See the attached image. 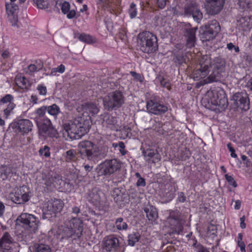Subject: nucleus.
<instances>
[{"label": "nucleus", "mask_w": 252, "mask_h": 252, "mask_svg": "<svg viewBox=\"0 0 252 252\" xmlns=\"http://www.w3.org/2000/svg\"><path fill=\"white\" fill-rule=\"evenodd\" d=\"M147 218L151 222L155 221L158 218V213L156 208L152 206H149L144 209Z\"/></svg>", "instance_id": "obj_27"}, {"label": "nucleus", "mask_w": 252, "mask_h": 252, "mask_svg": "<svg viewBox=\"0 0 252 252\" xmlns=\"http://www.w3.org/2000/svg\"><path fill=\"white\" fill-rule=\"evenodd\" d=\"M184 220L175 216H172L170 219V223L173 232L178 234H180L183 229Z\"/></svg>", "instance_id": "obj_25"}, {"label": "nucleus", "mask_w": 252, "mask_h": 252, "mask_svg": "<svg viewBox=\"0 0 252 252\" xmlns=\"http://www.w3.org/2000/svg\"><path fill=\"white\" fill-rule=\"evenodd\" d=\"M47 112L51 116H53L55 119L57 118V116L61 113L60 107L56 104L50 106H46Z\"/></svg>", "instance_id": "obj_32"}, {"label": "nucleus", "mask_w": 252, "mask_h": 252, "mask_svg": "<svg viewBox=\"0 0 252 252\" xmlns=\"http://www.w3.org/2000/svg\"><path fill=\"white\" fill-rule=\"evenodd\" d=\"M38 219L34 215L29 213H23L16 219V224L24 227L29 233H35L39 226Z\"/></svg>", "instance_id": "obj_6"}, {"label": "nucleus", "mask_w": 252, "mask_h": 252, "mask_svg": "<svg viewBox=\"0 0 252 252\" xmlns=\"http://www.w3.org/2000/svg\"><path fill=\"white\" fill-rule=\"evenodd\" d=\"M160 83L163 87L166 88L168 90H171V84L168 80L162 78L160 80Z\"/></svg>", "instance_id": "obj_50"}, {"label": "nucleus", "mask_w": 252, "mask_h": 252, "mask_svg": "<svg viewBox=\"0 0 252 252\" xmlns=\"http://www.w3.org/2000/svg\"><path fill=\"white\" fill-rule=\"evenodd\" d=\"M177 200L182 203H183L186 200V197L185 195V194L183 192H180L178 193V197Z\"/></svg>", "instance_id": "obj_56"}, {"label": "nucleus", "mask_w": 252, "mask_h": 252, "mask_svg": "<svg viewBox=\"0 0 252 252\" xmlns=\"http://www.w3.org/2000/svg\"><path fill=\"white\" fill-rule=\"evenodd\" d=\"M146 185V182L145 180L143 178H140V179H138L137 180V182L136 183V186L138 187H144Z\"/></svg>", "instance_id": "obj_57"}, {"label": "nucleus", "mask_w": 252, "mask_h": 252, "mask_svg": "<svg viewBox=\"0 0 252 252\" xmlns=\"http://www.w3.org/2000/svg\"><path fill=\"white\" fill-rule=\"evenodd\" d=\"M79 153L83 158L95 161L101 158L98 148L90 141L80 142L78 144Z\"/></svg>", "instance_id": "obj_5"}, {"label": "nucleus", "mask_w": 252, "mask_h": 252, "mask_svg": "<svg viewBox=\"0 0 252 252\" xmlns=\"http://www.w3.org/2000/svg\"><path fill=\"white\" fill-rule=\"evenodd\" d=\"M1 56L3 59H7L10 57V53L7 50H4L1 54Z\"/></svg>", "instance_id": "obj_63"}, {"label": "nucleus", "mask_w": 252, "mask_h": 252, "mask_svg": "<svg viewBox=\"0 0 252 252\" xmlns=\"http://www.w3.org/2000/svg\"><path fill=\"white\" fill-rule=\"evenodd\" d=\"M251 2V0H238V4L243 9L245 8Z\"/></svg>", "instance_id": "obj_52"}, {"label": "nucleus", "mask_w": 252, "mask_h": 252, "mask_svg": "<svg viewBox=\"0 0 252 252\" xmlns=\"http://www.w3.org/2000/svg\"><path fill=\"white\" fill-rule=\"evenodd\" d=\"M82 109L83 111V116H85V118L89 117L88 119H90V115L94 116L97 114L98 111V108L96 105L94 103H86L82 105Z\"/></svg>", "instance_id": "obj_23"}, {"label": "nucleus", "mask_w": 252, "mask_h": 252, "mask_svg": "<svg viewBox=\"0 0 252 252\" xmlns=\"http://www.w3.org/2000/svg\"><path fill=\"white\" fill-rule=\"evenodd\" d=\"M197 7V5L195 2L192 1L189 3L187 4L184 8V13L187 16H191L194 11L195 9Z\"/></svg>", "instance_id": "obj_37"}, {"label": "nucleus", "mask_w": 252, "mask_h": 252, "mask_svg": "<svg viewBox=\"0 0 252 252\" xmlns=\"http://www.w3.org/2000/svg\"><path fill=\"white\" fill-rule=\"evenodd\" d=\"M6 11L7 15L17 13L18 6L13 2H6L5 3Z\"/></svg>", "instance_id": "obj_36"}, {"label": "nucleus", "mask_w": 252, "mask_h": 252, "mask_svg": "<svg viewBox=\"0 0 252 252\" xmlns=\"http://www.w3.org/2000/svg\"><path fill=\"white\" fill-rule=\"evenodd\" d=\"M89 197L93 203H99L100 201V192L96 189H93L89 194Z\"/></svg>", "instance_id": "obj_40"}, {"label": "nucleus", "mask_w": 252, "mask_h": 252, "mask_svg": "<svg viewBox=\"0 0 252 252\" xmlns=\"http://www.w3.org/2000/svg\"><path fill=\"white\" fill-rule=\"evenodd\" d=\"M118 146H119V151L121 153V154L123 155V156H124L126 154V151L125 150V144L123 142H119L118 143Z\"/></svg>", "instance_id": "obj_54"}, {"label": "nucleus", "mask_w": 252, "mask_h": 252, "mask_svg": "<svg viewBox=\"0 0 252 252\" xmlns=\"http://www.w3.org/2000/svg\"><path fill=\"white\" fill-rule=\"evenodd\" d=\"M146 108L149 113L159 116L165 114L168 110V105L160 101L157 96H152L147 100Z\"/></svg>", "instance_id": "obj_10"}, {"label": "nucleus", "mask_w": 252, "mask_h": 252, "mask_svg": "<svg viewBox=\"0 0 252 252\" xmlns=\"http://www.w3.org/2000/svg\"><path fill=\"white\" fill-rule=\"evenodd\" d=\"M40 156H44L45 158H48L50 156V149L47 146H44L39 150Z\"/></svg>", "instance_id": "obj_47"}, {"label": "nucleus", "mask_w": 252, "mask_h": 252, "mask_svg": "<svg viewBox=\"0 0 252 252\" xmlns=\"http://www.w3.org/2000/svg\"><path fill=\"white\" fill-rule=\"evenodd\" d=\"M202 38L204 40L210 41L214 39L220 32V28L216 20H212L203 27Z\"/></svg>", "instance_id": "obj_14"}, {"label": "nucleus", "mask_w": 252, "mask_h": 252, "mask_svg": "<svg viewBox=\"0 0 252 252\" xmlns=\"http://www.w3.org/2000/svg\"><path fill=\"white\" fill-rule=\"evenodd\" d=\"M197 30V27L186 29L185 36L187 39V46L189 48H192L194 46L196 41L195 33Z\"/></svg>", "instance_id": "obj_24"}, {"label": "nucleus", "mask_w": 252, "mask_h": 252, "mask_svg": "<svg viewBox=\"0 0 252 252\" xmlns=\"http://www.w3.org/2000/svg\"><path fill=\"white\" fill-rule=\"evenodd\" d=\"M46 112V106H42L36 109L35 111V120L48 119V118L44 116Z\"/></svg>", "instance_id": "obj_34"}, {"label": "nucleus", "mask_w": 252, "mask_h": 252, "mask_svg": "<svg viewBox=\"0 0 252 252\" xmlns=\"http://www.w3.org/2000/svg\"><path fill=\"white\" fill-rule=\"evenodd\" d=\"M37 90L41 95H46L47 94V88L42 84H39L37 86Z\"/></svg>", "instance_id": "obj_49"}, {"label": "nucleus", "mask_w": 252, "mask_h": 252, "mask_svg": "<svg viewBox=\"0 0 252 252\" xmlns=\"http://www.w3.org/2000/svg\"><path fill=\"white\" fill-rule=\"evenodd\" d=\"M119 248V240L116 236L110 235L104 238L102 248L106 252H118Z\"/></svg>", "instance_id": "obj_16"}, {"label": "nucleus", "mask_w": 252, "mask_h": 252, "mask_svg": "<svg viewBox=\"0 0 252 252\" xmlns=\"http://www.w3.org/2000/svg\"><path fill=\"white\" fill-rule=\"evenodd\" d=\"M140 238L138 233H132L128 236V244L130 246H134L135 243L139 241Z\"/></svg>", "instance_id": "obj_38"}, {"label": "nucleus", "mask_w": 252, "mask_h": 252, "mask_svg": "<svg viewBox=\"0 0 252 252\" xmlns=\"http://www.w3.org/2000/svg\"><path fill=\"white\" fill-rule=\"evenodd\" d=\"M207 95L209 97V102L216 106L220 111L224 110L228 106V102L224 91L217 88L208 91Z\"/></svg>", "instance_id": "obj_7"}, {"label": "nucleus", "mask_w": 252, "mask_h": 252, "mask_svg": "<svg viewBox=\"0 0 252 252\" xmlns=\"http://www.w3.org/2000/svg\"><path fill=\"white\" fill-rule=\"evenodd\" d=\"M76 37H77L79 40L88 44L92 43L95 41L94 39L92 36L85 33H78Z\"/></svg>", "instance_id": "obj_35"}, {"label": "nucleus", "mask_w": 252, "mask_h": 252, "mask_svg": "<svg viewBox=\"0 0 252 252\" xmlns=\"http://www.w3.org/2000/svg\"><path fill=\"white\" fill-rule=\"evenodd\" d=\"M137 43L140 50L145 53H153L158 49L157 37L150 32H140L137 37Z\"/></svg>", "instance_id": "obj_3"}, {"label": "nucleus", "mask_w": 252, "mask_h": 252, "mask_svg": "<svg viewBox=\"0 0 252 252\" xmlns=\"http://www.w3.org/2000/svg\"><path fill=\"white\" fill-rule=\"evenodd\" d=\"M83 230V222L79 218L73 217L65 222V226L59 232L62 239H79Z\"/></svg>", "instance_id": "obj_2"}, {"label": "nucleus", "mask_w": 252, "mask_h": 252, "mask_svg": "<svg viewBox=\"0 0 252 252\" xmlns=\"http://www.w3.org/2000/svg\"><path fill=\"white\" fill-rule=\"evenodd\" d=\"M8 20L11 23L12 26H15L17 25L18 22L17 13L8 15Z\"/></svg>", "instance_id": "obj_48"}, {"label": "nucleus", "mask_w": 252, "mask_h": 252, "mask_svg": "<svg viewBox=\"0 0 252 252\" xmlns=\"http://www.w3.org/2000/svg\"><path fill=\"white\" fill-rule=\"evenodd\" d=\"M43 67V63L41 61H36L34 63L29 65L25 68L26 74L31 75L35 72H37L42 69Z\"/></svg>", "instance_id": "obj_26"}, {"label": "nucleus", "mask_w": 252, "mask_h": 252, "mask_svg": "<svg viewBox=\"0 0 252 252\" xmlns=\"http://www.w3.org/2000/svg\"><path fill=\"white\" fill-rule=\"evenodd\" d=\"M29 188L25 186L18 189L14 193L10 194V200L18 204H24L28 201L30 198Z\"/></svg>", "instance_id": "obj_13"}, {"label": "nucleus", "mask_w": 252, "mask_h": 252, "mask_svg": "<svg viewBox=\"0 0 252 252\" xmlns=\"http://www.w3.org/2000/svg\"><path fill=\"white\" fill-rule=\"evenodd\" d=\"M115 225L116 228L119 230H126L128 227L126 222L124 221V220L122 218H119L116 220Z\"/></svg>", "instance_id": "obj_41"}, {"label": "nucleus", "mask_w": 252, "mask_h": 252, "mask_svg": "<svg viewBox=\"0 0 252 252\" xmlns=\"http://www.w3.org/2000/svg\"><path fill=\"white\" fill-rule=\"evenodd\" d=\"M63 206V201L60 199H55L48 201L43 210V219H50L55 217L56 214L61 212Z\"/></svg>", "instance_id": "obj_11"}, {"label": "nucleus", "mask_w": 252, "mask_h": 252, "mask_svg": "<svg viewBox=\"0 0 252 252\" xmlns=\"http://www.w3.org/2000/svg\"><path fill=\"white\" fill-rule=\"evenodd\" d=\"M12 242L11 237L8 233L5 232L0 240V247L1 248L9 247Z\"/></svg>", "instance_id": "obj_33"}, {"label": "nucleus", "mask_w": 252, "mask_h": 252, "mask_svg": "<svg viewBox=\"0 0 252 252\" xmlns=\"http://www.w3.org/2000/svg\"><path fill=\"white\" fill-rule=\"evenodd\" d=\"M193 18L194 20L199 22L202 18V13L200 12V10L198 8V6L195 9L191 15Z\"/></svg>", "instance_id": "obj_45"}, {"label": "nucleus", "mask_w": 252, "mask_h": 252, "mask_svg": "<svg viewBox=\"0 0 252 252\" xmlns=\"http://www.w3.org/2000/svg\"><path fill=\"white\" fill-rule=\"evenodd\" d=\"M210 63L211 57L208 55L203 56L200 61L199 67L192 73V77L194 80H199L207 76Z\"/></svg>", "instance_id": "obj_12"}, {"label": "nucleus", "mask_w": 252, "mask_h": 252, "mask_svg": "<svg viewBox=\"0 0 252 252\" xmlns=\"http://www.w3.org/2000/svg\"><path fill=\"white\" fill-rule=\"evenodd\" d=\"M197 247H198V252H210L206 248L202 245H198Z\"/></svg>", "instance_id": "obj_64"}, {"label": "nucleus", "mask_w": 252, "mask_h": 252, "mask_svg": "<svg viewBox=\"0 0 252 252\" xmlns=\"http://www.w3.org/2000/svg\"><path fill=\"white\" fill-rule=\"evenodd\" d=\"M238 22L240 23V24L242 25V28L246 27L248 26V23H246V18L241 17L239 20H238Z\"/></svg>", "instance_id": "obj_59"}, {"label": "nucleus", "mask_w": 252, "mask_h": 252, "mask_svg": "<svg viewBox=\"0 0 252 252\" xmlns=\"http://www.w3.org/2000/svg\"><path fill=\"white\" fill-rule=\"evenodd\" d=\"M15 107L16 104L14 103V101L10 102V103H8L6 108L3 110L4 115L6 118H8Z\"/></svg>", "instance_id": "obj_43"}, {"label": "nucleus", "mask_w": 252, "mask_h": 252, "mask_svg": "<svg viewBox=\"0 0 252 252\" xmlns=\"http://www.w3.org/2000/svg\"><path fill=\"white\" fill-rule=\"evenodd\" d=\"M33 248L34 252H52L50 246L42 243H35Z\"/></svg>", "instance_id": "obj_31"}, {"label": "nucleus", "mask_w": 252, "mask_h": 252, "mask_svg": "<svg viewBox=\"0 0 252 252\" xmlns=\"http://www.w3.org/2000/svg\"><path fill=\"white\" fill-rule=\"evenodd\" d=\"M5 212V206L3 203L0 201V217H2Z\"/></svg>", "instance_id": "obj_61"}, {"label": "nucleus", "mask_w": 252, "mask_h": 252, "mask_svg": "<svg viewBox=\"0 0 252 252\" xmlns=\"http://www.w3.org/2000/svg\"><path fill=\"white\" fill-rule=\"evenodd\" d=\"M63 127L70 139H79L90 129L89 119L85 116H78L70 123L64 124Z\"/></svg>", "instance_id": "obj_1"}, {"label": "nucleus", "mask_w": 252, "mask_h": 252, "mask_svg": "<svg viewBox=\"0 0 252 252\" xmlns=\"http://www.w3.org/2000/svg\"><path fill=\"white\" fill-rule=\"evenodd\" d=\"M125 102V97L123 93L115 91L109 93L103 99V104L107 110H116L121 107Z\"/></svg>", "instance_id": "obj_9"}, {"label": "nucleus", "mask_w": 252, "mask_h": 252, "mask_svg": "<svg viewBox=\"0 0 252 252\" xmlns=\"http://www.w3.org/2000/svg\"><path fill=\"white\" fill-rule=\"evenodd\" d=\"M100 167L103 175H110L120 169L121 163L119 160L116 158L105 160L100 164Z\"/></svg>", "instance_id": "obj_15"}, {"label": "nucleus", "mask_w": 252, "mask_h": 252, "mask_svg": "<svg viewBox=\"0 0 252 252\" xmlns=\"http://www.w3.org/2000/svg\"><path fill=\"white\" fill-rule=\"evenodd\" d=\"M125 132L126 137H130L132 135L131 133V129L129 127H125Z\"/></svg>", "instance_id": "obj_62"}, {"label": "nucleus", "mask_w": 252, "mask_h": 252, "mask_svg": "<svg viewBox=\"0 0 252 252\" xmlns=\"http://www.w3.org/2000/svg\"><path fill=\"white\" fill-rule=\"evenodd\" d=\"M59 179L60 176L58 175H55L54 177L50 173L42 175V180L44 181V184L47 187H51L54 184L55 180H59Z\"/></svg>", "instance_id": "obj_30"}, {"label": "nucleus", "mask_w": 252, "mask_h": 252, "mask_svg": "<svg viewBox=\"0 0 252 252\" xmlns=\"http://www.w3.org/2000/svg\"><path fill=\"white\" fill-rule=\"evenodd\" d=\"M173 60L176 63L182 64L186 63V56L182 52H179L176 54Z\"/></svg>", "instance_id": "obj_39"}, {"label": "nucleus", "mask_w": 252, "mask_h": 252, "mask_svg": "<svg viewBox=\"0 0 252 252\" xmlns=\"http://www.w3.org/2000/svg\"><path fill=\"white\" fill-rule=\"evenodd\" d=\"M225 177L230 185L232 186L234 188H236L237 186V184L236 181L231 176L228 175V174H225Z\"/></svg>", "instance_id": "obj_51"}, {"label": "nucleus", "mask_w": 252, "mask_h": 252, "mask_svg": "<svg viewBox=\"0 0 252 252\" xmlns=\"http://www.w3.org/2000/svg\"><path fill=\"white\" fill-rule=\"evenodd\" d=\"M38 98L37 95L32 94L31 96L30 101L33 104H37L38 103Z\"/></svg>", "instance_id": "obj_60"}, {"label": "nucleus", "mask_w": 252, "mask_h": 252, "mask_svg": "<svg viewBox=\"0 0 252 252\" xmlns=\"http://www.w3.org/2000/svg\"><path fill=\"white\" fill-rule=\"evenodd\" d=\"M15 81L16 85L22 89H28L31 85L29 80L24 76H17Z\"/></svg>", "instance_id": "obj_29"}, {"label": "nucleus", "mask_w": 252, "mask_h": 252, "mask_svg": "<svg viewBox=\"0 0 252 252\" xmlns=\"http://www.w3.org/2000/svg\"><path fill=\"white\" fill-rule=\"evenodd\" d=\"M168 0H157V4L159 8L163 9L166 4V2Z\"/></svg>", "instance_id": "obj_55"}, {"label": "nucleus", "mask_w": 252, "mask_h": 252, "mask_svg": "<svg viewBox=\"0 0 252 252\" xmlns=\"http://www.w3.org/2000/svg\"><path fill=\"white\" fill-rule=\"evenodd\" d=\"M225 62L220 57L215 58L213 60L211 59V63L209 68L212 69V72L209 76L203 80L202 85L217 82L221 79V73L225 67Z\"/></svg>", "instance_id": "obj_4"}, {"label": "nucleus", "mask_w": 252, "mask_h": 252, "mask_svg": "<svg viewBox=\"0 0 252 252\" xmlns=\"http://www.w3.org/2000/svg\"><path fill=\"white\" fill-rule=\"evenodd\" d=\"M63 158L66 162L76 161L78 159L77 151L75 149H70L63 154Z\"/></svg>", "instance_id": "obj_28"}, {"label": "nucleus", "mask_w": 252, "mask_h": 252, "mask_svg": "<svg viewBox=\"0 0 252 252\" xmlns=\"http://www.w3.org/2000/svg\"><path fill=\"white\" fill-rule=\"evenodd\" d=\"M38 128V134L44 138L47 137H58V132L57 129L53 126L51 120L48 119L35 120Z\"/></svg>", "instance_id": "obj_8"}, {"label": "nucleus", "mask_w": 252, "mask_h": 252, "mask_svg": "<svg viewBox=\"0 0 252 252\" xmlns=\"http://www.w3.org/2000/svg\"><path fill=\"white\" fill-rule=\"evenodd\" d=\"M225 0H207L206 9L207 13L211 15L218 14L222 9Z\"/></svg>", "instance_id": "obj_18"}, {"label": "nucleus", "mask_w": 252, "mask_h": 252, "mask_svg": "<svg viewBox=\"0 0 252 252\" xmlns=\"http://www.w3.org/2000/svg\"><path fill=\"white\" fill-rule=\"evenodd\" d=\"M103 121L102 125L103 127L111 130H117V120L115 117L108 114H104L102 115Z\"/></svg>", "instance_id": "obj_19"}, {"label": "nucleus", "mask_w": 252, "mask_h": 252, "mask_svg": "<svg viewBox=\"0 0 252 252\" xmlns=\"http://www.w3.org/2000/svg\"><path fill=\"white\" fill-rule=\"evenodd\" d=\"M233 101V105L236 108H240L244 111L249 109V101L247 94L245 93L235 94L231 99Z\"/></svg>", "instance_id": "obj_17"}, {"label": "nucleus", "mask_w": 252, "mask_h": 252, "mask_svg": "<svg viewBox=\"0 0 252 252\" xmlns=\"http://www.w3.org/2000/svg\"><path fill=\"white\" fill-rule=\"evenodd\" d=\"M128 14L131 19L135 18L137 14L136 5L133 2L130 3L128 9Z\"/></svg>", "instance_id": "obj_42"}, {"label": "nucleus", "mask_w": 252, "mask_h": 252, "mask_svg": "<svg viewBox=\"0 0 252 252\" xmlns=\"http://www.w3.org/2000/svg\"><path fill=\"white\" fill-rule=\"evenodd\" d=\"M238 245L241 252H246L245 245L243 241H238Z\"/></svg>", "instance_id": "obj_58"}, {"label": "nucleus", "mask_w": 252, "mask_h": 252, "mask_svg": "<svg viewBox=\"0 0 252 252\" xmlns=\"http://www.w3.org/2000/svg\"><path fill=\"white\" fill-rule=\"evenodd\" d=\"M32 124L28 119H21L18 120L16 125V127L19 132L23 134L28 133L31 131L32 127Z\"/></svg>", "instance_id": "obj_21"}, {"label": "nucleus", "mask_w": 252, "mask_h": 252, "mask_svg": "<svg viewBox=\"0 0 252 252\" xmlns=\"http://www.w3.org/2000/svg\"><path fill=\"white\" fill-rule=\"evenodd\" d=\"M143 155L145 160L148 163H157L160 160L159 154L154 150L147 149L143 151Z\"/></svg>", "instance_id": "obj_22"}, {"label": "nucleus", "mask_w": 252, "mask_h": 252, "mask_svg": "<svg viewBox=\"0 0 252 252\" xmlns=\"http://www.w3.org/2000/svg\"><path fill=\"white\" fill-rule=\"evenodd\" d=\"M61 6L62 12L64 14H66V17L68 19H72L76 15V11L74 10H69L70 5L69 2L64 1V0H58L56 1L55 6L58 8V6Z\"/></svg>", "instance_id": "obj_20"}, {"label": "nucleus", "mask_w": 252, "mask_h": 252, "mask_svg": "<svg viewBox=\"0 0 252 252\" xmlns=\"http://www.w3.org/2000/svg\"><path fill=\"white\" fill-rule=\"evenodd\" d=\"M65 70V66L64 65L61 64L59 66H57L56 68H53L52 70V73L55 72H58L60 73H63L64 72Z\"/></svg>", "instance_id": "obj_53"}, {"label": "nucleus", "mask_w": 252, "mask_h": 252, "mask_svg": "<svg viewBox=\"0 0 252 252\" xmlns=\"http://www.w3.org/2000/svg\"><path fill=\"white\" fill-rule=\"evenodd\" d=\"M14 98L10 94H7L0 99V105L14 101Z\"/></svg>", "instance_id": "obj_44"}, {"label": "nucleus", "mask_w": 252, "mask_h": 252, "mask_svg": "<svg viewBox=\"0 0 252 252\" xmlns=\"http://www.w3.org/2000/svg\"><path fill=\"white\" fill-rule=\"evenodd\" d=\"M38 8L46 9L48 8V2L46 0H33Z\"/></svg>", "instance_id": "obj_46"}]
</instances>
